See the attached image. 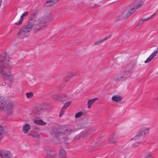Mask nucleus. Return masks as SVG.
<instances>
[{
    "label": "nucleus",
    "mask_w": 158,
    "mask_h": 158,
    "mask_svg": "<svg viewBox=\"0 0 158 158\" xmlns=\"http://www.w3.org/2000/svg\"><path fill=\"white\" fill-rule=\"evenodd\" d=\"M18 45V43H16V44H14V46H16Z\"/></svg>",
    "instance_id": "47"
},
{
    "label": "nucleus",
    "mask_w": 158,
    "mask_h": 158,
    "mask_svg": "<svg viewBox=\"0 0 158 158\" xmlns=\"http://www.w3.org/2000/svg\"><path fill=\"white\" fill-rule=\"evenodd\" d=\"M42 109L41 106H38L34 108L31 113V114L35 118H37L40 117V112L42 110Z\"/></svg>",
    "instance_id": "9"
},
{
    "label": "nucleus",
    "mask_w": 158,
    "mask_h": 158,
    "mask_svg": "<svg viewBox=\"0 0 158 158\" xmlns=\"http://www.w3.org/2000/svg\"><path fill=\"white\" fill-rule=\"evenodd\" d=\"M97 5H97V4H96L94 5V6H93L92 7H93V8H94V7H96V6Z\"/></svg>",
    "instance_id": "48"
},
{
    "label": "nucleus",
    "mask_w": 158,
    "mask_h": 158,
    "mask_svg": "<svg viewBox=\"0 0 158 158\" xmlns=\"http://www.w3.org/2000/svg\"><path fill=\"white\" fill-rule=\"evenodd\" d=\"M53 16L51 14L47 13L44 17L40 18V20L46 26L53 19Z\"/></svg>",
    "instance_id": "7"
},
{
    "label": "nucleus",
    "mask_w": 158,
    "mask_h": 158,
    "mask_svg": "<svg viewBox=\"0 0 158 158\" xmlns=\"http://www.w3.org/2000/svg\"><path fill=\"white\" fill-rule=\"evenodd\" d=\"M29 84L33 86L36 84V82L35 79H32L30 80L29 81Z\"/></svg>",
    "instance_id": "31"
},
{
    "label": "nucleus",
    "mask_w": 158,
    "mask_h": 158,
    "mask_svg": "<svg viewBox=\"0 0 158 158\" xmlns=\"http://www.w3.org/2000/svg\"><path fill=\"white\" fill-rule=\"evenodd\" d=\"M144 158H151V156L150 155H149L145 157Z\"/></svg>",
    "instance_id": "45"
},
{
    "label": "nucleus",
    "mask_w": 158,
    "mask_h": 158,
    "mask_svg": "<svg viewBox=\"0 0 158 158\" xmlns=\"http://www.w3.org/2000/svg\"><path fill=\"white\" fill-rule=\"evenodd\" d=\"M8 53L5 52L0 55V73L3 78L10 81L14 79L13 74L10 72L12 68Z\"/></svg>",
    "instance_id": "1"
},
{
    "label": "nucleus",
    "mask_w": 158,
    "mask_h": 158,
    "mask_svg": "<svg viewBox=\"0 0 158 158\" xmlns=\"http://www.w3.org/2000/svg\"><path fill=\"white\" fill-rule=\"evenodd\" d=\"M77 130V129L73 127L69 129L63 130L60 128L54 127L52 128L50 130L49 134L51 136L59 140L60 138L62 136L66 134H70L71 133L76 131Z\"/></svg>",
    "instance_id": "3"
},
{
    "label": "nucleus",
    "mask_w": 158,
    "mask_h": 158,
    "mask_svg": "<svg viewBox=\"0 0 158 158\" xmlns=\"http://www.w3.org/2000/svg\"><path fill=\"white\" fill-rule=\"evenodd\" d=\"M26 95L28 99H31L34 96L32 92L26 93Z\"/></svg>",
    "instance_id": "29"
},
{
    "label": "nucleus",
    "mask_w": 158,
    "mask_h": 158,
    "mask_svg": "<svg viewBox=\"0 0 158 158\" xmlns=\"http://www.w3.org/2000/svg\"><path fill=\"white\" fill-rule=\"evenodd\" d=\"M143 137V134L141 133L139 131L138 132L135 136L133 138L131 139V142H133L135 140H140Z\"/></svg>",
    "instance_id": "12"
},
{
    "label": "nucleus",
    "mask_w": 158,
    "mask_h": 158,
    "mask_svg": "<svg viewBox=\"0 0 158 158\" xmlns=\"http://www.w3.org/2000/svg\"><path fill=\"white\" fill-rule=\"evenodd\" d=\"M7 101V100L5 97L3 96L0 97V111L3 110Z\"/></svg>",
    "instance_id": "16"
},
{
    "label": "nucleus",
    "mask_w": 158,
    "mask_h": 158,
    "mask_svg": "<svg viewBox=\"0 0 158 158\" xmlns=\"http://www.w3.org/2000/svg\"><path fill=\"white\" fill-rule=\"evenodd\" d=\"M143 1L141 0H135L130 3L126 8L124 12L122 14L123 16L126 18L134 13L136 10L140 8L143 5Z\"/></svg>",
    "instance_id": "2"
},
{
    "label": "nucleus",
    "mask_w": 158,
    "mask_h": 158,
    "mask_svg": "<svg viewBox=\"0 0 158 158\" xmlns=\"http://www.w3.org/2000/svg\"><path fill=\"white\" fill-rule=\"evenodd\" d=\"M97 99V98H95L88 100L87 103L88 105V109H90L91 108V105L96 101Z\"/></svg>",
    "instance_id": "22"
},
{
    "label": "nucleus",
    "mask_w": 158,
    "mask_h": 158,
    "mask_svg": "<svg viewBox=\"0 0 158 158\" xmlns=\"http://www.w3.org/2000/svg\"><path fill=\"white\" fill-rule=\"evenodd\" d=\"M3 131H0V140H1L2 138V134L3 133Z\"/></svg>",
    "instance_id": "43"
},
{
    "label": "nucleus",
    "mask_w": 158,
    "mask_h": 158,
    "mask_svg": "<svg viewBox=\"0 0 158 158\" xmlns=\"http://www.w3.org/2000/svg\"><path fill=\"white\" fill-rule=\"evenodd\" d=\"M46 26L40 19L39 23H37L33 27H32L34 32H35L36 31L40 30L43 27Z\"/></svg>",
    "instance_id": "10"
},
{
    "label": "nucleus",
    "mask_w": 158,
    "mask_h": 158,
    "mask_svg": "<svg viewBox=\"0 0 158 158\" xmlns=\"http://www.w3.org/2000/svg\"><path fill=\"white\" fill-rule=\"evenodd\" d=\"M30 129V126L28 124H26L23 127V131L24 133H27Z\"/></svg>",
    "instance_id": "21"
},
{
    "label": "nucleus",
    "mask_w": 158,
    "mask_h": 158,
    "mask_svg": "<svg viewBox=\"0 0 158 158\" xmlns=\"http://www.w3.org/2000/svg\"><path fill=\"white\" fill-rule=\"evenodd\" d=\"M112 99L114 101L118 102L122 100L121 97L119 96L114 95L112 97Z\"/></svg>",
    "instance_id": "24"
},
{
    "label": "nucleus",
    "mask_w": 158,
    "mask_h": 158,
    "mask_svg": "<svg viewBox=\"0 0 158 158\" xmlns=\"http://www.w3.org/2000/svg\"><path fill=\"white\" fill-rule=\"evenodd\" d=\"M118 136L115 134L112 135L109 137L108 141L110 143L116 144L117 143Z\"/></svg>",
    "instance_id": "11"
},
{
    "label": "nucleus",
    "mask_w": 158,
    "mask_h": 158,
    "mask_svg": "<svg viewBox=\"0 0 158 158\" xmlns=\"http://www.w3.org/2000/svg\"><path fill=\"white\" fill-rule=\"evenodd\" d=\"M4 127H2V126H0V132L2 131H3V133L2 134V137H3V135H4Z\"/></svg>",
    "instance_id": "41"
},
{
    "label": "nucleus",
    "mask_w": 158,
    "mask_h": 158,
    "mask_svg": "<svg viewBox=\"0 0 158 158\" xmlns=\"http://www.w3.org/2000/svg\"><path fill=\"white\" fill-rule=\"evenodd\" d=\"M149 130V129L148 128H143L141 129L139 131L141 133H143V136L144 135L148 133Z\"/></svg>",
    "instance_id": "25"
},
{
    "label": "nucleus",
    "mask_w": 158,
    "mask_h": 158,
    "mask_svg": "<svg viewBox=\"0 0 158 158\" xmlns=\"http://www.w3.org/2000/svg\"><path fill=\"white\" fill-rule=\"evenodd\" d=\"M157 54V52L154 51L151 54L150 56L153 59Z\"/></svg>",
    "instance_id": "35"
},
{
    "label": "nucleus",
    "mask_w": 158,
    "mask_h": 158,
    "mask_svg": "<svg viewBox=\"0 0 158 158\" xmlns=\"http://www.w3.org/2000/svg\"><path fill=\"white\" fill-rule=\"evenodd\" d=\"M71 97L69 96L65 95H61L58 96V99L62 101H65L70 99Z\"/></svg>",
    "instance_id": "17"
},
{
    "label": "nucleus",
    "mask_w": 158,
    "mask_h": 158,
    "mask_svg": "<svg viewBox=\"0 0 158 158\" xmlns=\"http://www.w3.org/2000/svg\"><path fill=\"white\" fill-rule=\"evenodd\" d=\"M123 76L121 73L117 75H115L113 77V79L114 80L116 81H121L123 80L124 79Z\"/></svg>",
    "instance_id": "19"
},
{
    "label": "nucleus",
    "mask_w": 158,
    "mask_h": 158,
    "mask_svg": "<svg viewBox=\"0 0 158 158\" xmlns=\"http://www.w3.org/2000/svg\"><path fill=\"white\" fill-rule=\"evenodd\" d=\"M37 16V13L36 12H33L32 13L30 18H36Z\"/></svg>",
    "instance_id": "36"
},
{
    "label": "nucleus",
    "mask_w": 158,
    "mask_h": 158,
    "mask_svg": "<svg viewBox=\"0 0 158 158\" xmlns=\"http://www.w3.org/2000/svg\"><path fill=\"white\" fill-rule=\"evenodd\" d=\"M123 79L125 80L126 78L130 77L131 76L133 72L130 70L123 71L121 72Z\"/></svg>",
    "instance_id": "13"
},
{
    "label": "nucleus",
    "mask_w": 158,
    "mask_h": 158,
    "mask_svg": "<svg viewBox=\"0 0 158 158\" xmlns=\"http://www.w3.org/2000/svg\"><path fill=\"white\" fill-rule=\"evenodd\" d=\"M96 130V129L94 127L88 128L76 136L74 139L76 140L80 138H85L86 139L89 138L93 135L94 132Z\"/></svg>",
    "instance_id": "4"
},
{
    "label": "nucleus",
    "mask_w": 158,
    "mask_h": 158,
    "mask_svg": "<svg viewBox=\"0 0 158 158\" xmlns=\"http://www.w3.org/2000/svg\"><path fill=\"white\" fill-rule=\"evenodd\" d=\"M84 115L83 113L81 112H79L77 113L75 115V117L76 118H80Z\"/></svg>",
    "instance_id": "30"
},
{
    "label": "nucleus",
    "mask_w": 158,
    "mask_h": 158,
    "mask_svg": "<svg viewBox=\"0 0 158 158\" xmlns=\"http://www.w3.org/2000/svg\"><path fill=\"white\" fill-rule=\"evenodd\" d=\"M5 104L3 110L4 113L8 115L12 114L14 109L13 103L7 100Z\"/></svg>",
    "instance_id": "6"
},
{
    "label": "nucleus",
    "mask_w": 158,
    "mask_h": 158,
    "mask_svg": "<svg viewBox=\"0 0 158 158\" xmlns=\"http://www.w3.org/2000/svg\"><path fill=\"white\" fill-rule=\"evenodd\" d=\"M28 12L26 11L22 14L20 17V19L19 21L16 22L15 24L17 25H21L23 21L24 17L27 16L28 14Z\"/></svg>",
    "instance_id": "18"
},
{
    "label": "nucleus",
    "mask_w": 158,
    "mask_h": 158,
    "mask_svg": "<svg viewBox=\"0 0 158 158\" xmlns=\"http://www.w3.org/2000/svg\"><path fill=\"white\" fill-rule=\"evenodd\" d=\"M55 2H53V0H49L45 4V6L47 7H50L53 5Z\"/></svg>",
    "instance_id": "26"
},
{
    "label": "nucleus",
    "mask_w": 158,
    "mask_h": 158,
    "mask_svg": "<svg viewBox=\"0 0 158 158\" xmlns=\"http://www.w3.org/2000/svg\"><path fill=\"white\" fill-rule=\"evenodd\" d=\"M34 122L38 125H40L42 126H44L46 124L45 122H44L42 120H34Z\"/></svg>",
    "instance_id": "23"
},
{
    "label": "nucleus",
    "mask_w": 158,
    "mask_h": 158,
    "mask_svg": "<svg viewBox=\"0 0 158 158\" xmlns=\"http://www.w3.org/2000/svg\"><path fill=\"white\" fill-rule=\"evenodd\" d=\"M155 14V13L154 14L152 15H151L148 18H147L146 19H145V20H147L150 18H151Z\"/></svg>",
    "instance_id": "42"
},
{
    "label": "nucleus",
    "mask_w": 158,
    "mask_h": 158,
    "mask_svg": "<svg viewBox=\"0 0 158 158\" xmlns=\"http://www.w3.org/2000/svg\"><path fill=\"white\" fill-rule=\"evenodd\" d=\"M65 108H64L63 107L62 108L59 114V116L61 117L64 114Z\"/></svg>",
    "instance_id": "37"
},
{
    "label": "nucleus",
    "mask_w": 158,
    "mask_h": 158,
    "mask_svg": "<svg viewBox=\"0 0 158 158\" xmlns=\"http://www.w3.org/2000/svg\"><path fill=\"white\" fill-rule=\"evenodd\" d=\"M71 102L69 101L64 104L63 107L65 109L68 107L71 104Z\"/></svg>",
    "instance_id": "34"
},
{
    "label": "nucleus",
    "mask_w": 158,
    "mask_h": 158,
    "mask_svg": "<svg viewBox=\"0 0 158 158\" xmlns=\"http://www.w3.org/2000/svg\"><path fill=\"white\" fill-rule=\"evenodd\" d=\"M29 135L32 136L33 137L36 138H39L40 137L39 134L37 132H35L32 134H28Z\"/></svg>",
    "instance_id": "27"
},
{
    "label": "nucleus",
    "mask_w": 158,
    "mask_h": 158,
    "mask_svg": "<svg viewBox=\"0 0 158 158\" xmlns=\"http://www.w3.org/2000/svg\"><path fill=\"white\" fill-rule=\"evenodd\" d=\"M0 156L3 158H12L13 156L10 152L5 150H0Z\"/></svg>",
    "instance_id": "8"
},
{
    "label": "nucleus",
    "mask_w": 158,
    "mask_h": 158,
    "mask_svg": "<svg viewBox=\"0 0 158 158\" xmlns=\"http://www.w3.org/2000/svg\"><path fill=\"white\" fill-rule=\"evenodd\" d=\"M70 79L71 78L69 77L68 75H67L64 79V81L66 82H68L70 80Z\"/></svg>",
    "instance_id": "40"
},
{
    "label": "nucleus",
    "mask_w": 158,
    "mask_h": 158,
    "mask_svg": "<svg viewBox=\"0 0 158 158\" xmlns=\"http://www.w3.org/2000/svg\"><path fill=\"white\" fill-rule=\"evenodd\" d=\"M132 142V146L134 147H135L138 146L139 144H140L141 141H139V142Z\"/></svg>",
    "instance_id": "32"
},
{
    "label": "nucleus",
    "mask_w": 158,
    "mask_h": 158,
    "mask_svg": "<svg viewBox=\"0 0 158 158\" xmlns=\"http://www.w3.org/2000/svg\"><path fill=\"white\" fill-rule=\"evenodd\" d=\"M152 59L149 56L147 60L144 61L145 63H147L149 62Z\"/></svg>",
    "instance_id": "38"
},
{
    "label": "nucleus",
    "mask_w": 158,
    "mask_h": 158,
    "mask_svg": "<svg viewBox=\"0 0 158 158\" xmlns=\"http://www.w3.org/2000/svg\"><path fill=\"white\" fill-rule=\"evenodd\" d=\"M77 73L76 72H72L70 73H69L68 75L69 77L71 78L72 77L74 76H76L77 75Z\"/></svg>",
    "instance_id": "33"
},
{
    "label": "nucleus",
    "mask_w": 158,
    "mask_h": 158,
    "mask_svg": "<svg viewBox=\"0 0 158 158\" xmlns=\"http://www.w3.org/2000/svg\"><path fill=\"white\" fill-rule=\"evenodd\" d=\"M26 25L23 26L19 30L17 34V37L20 39H23L27 36L31 31Z\"/></svg>",
    "instance_id": "5"
},
{
    "label": "nucleus",
    "mask_w": 158,
    "mask_h": 158,
    "mask_svg": "<svg viewBox=\"0 0 158 158\" xmlns=\"http://www.w3.org/2000/svg\"><path fill=\"white\" fill-rule=\"evenodd\" d=\"M2 85H4L6 84V83L5 82H3L2 83Z\"/></svg>",
    "instance_id": "46"
},
{
    "label": "nucleus",
    "mask_w": 158,
    "mask_h": 158,
    "mask_svg": "<svg viewBox=\"0 0 158 158\" xmlns=\"http://www.w3.org/2000/svg\"><path fill=\"white\" fill-rule=\"evenodd\" d=\"M59 156L60 158H67L65 151L64 149L61 148L60 150Z\"/></svg>",
    "instance_id": "20"
},
{
    "label": "nucleus",
    "mask_w": 158,
    "mask_h": 158,
    "mask_svg": "<svg viewBox=\"0 0 158 158\" xmlns=\"http://www.w3.org/2000/svg\"><path fill=\"white\" fill-rule=\"evenodd\" d=\"M37 23L36 18H30L27 24L26 25L29 28L32 29V27Z\"/></svg>",
    "instance_id": "14"
},
{
    "label": "nucleus",
    "mask_w": 158,
    "mask_h": 158,
    "mask_svg": "<svg viewBox=\"0 0 158 158\" xmlns=\"http://www.w3.org/2000/svg\"><path fill=\"white\" fill-rule=\"evenodd\" d=\"M136 63H137V61L136 60H135V61H134L133 62V64L132 65V66L133 67H134L136 64Z\"/></svg>",
    "instance_id": "44"
},
{
    "label": "nucleus",
    "mask_w": 158,
    "mask_h": 158,
    "mask_svg": "<svg viewBox=\"0 0 158 158\" xmlns=\"http://www.w3.org/2000/svg\"><path fill=\"white\" fill-rule=\"evenodd\" d=\"M157 51V53L158 52V48H157V50L156 51Z\"/></svg>",
    "instance_id": "50"
},
{
    "label": "nucleus",
    "mask_w": 158,
    "mask_h": 158,
    "mask_svg": "<svg viewBox=\"0 0 158 158\" xmlns=\"http://www.w3.org/2000/svg\"><path fill=\"white\" fill-rule=\"evenodd\" d=\"M107 38H105L103 39L97 41L94 43V44L95 45H96L101 44H102L105 41H106L107 40Z\"/></svg>",
    "instance_id": "28"
},
{
    "label": "nucleus",
    "mask_w": 158,
    "mask_h": 158,
    "mask_svg": "<svg viewBox=\"0 0 158 158\" xmlns=\"http://www.w3.org/2000/svg\"><path fill=\"white\" fill-rule=\"evenodd\" d=\"M145 19H141L138 23V25H141L143 22L145 21H146V20H144Z\"/></svg>",
    "instance_id": "39"
},
{
    "label": "nucleus",
    "mask_w": 158,
    "mask_h": 158,
    "mask_svg": "<svg viewBox=\"0 0 158 158\" xmlns=\"http://www.w3.org/2000/svg\"><path fill=\"white\" fill-rule=\"evenodd\" d=\"M2 2V0H0V6H1Z\"/></svg>",
    "instance_id": "49"
},
{
    "label": "nucleus",
    "mask_w": 158,
    "mask_h": 158,
    "mask_svg": "<svg viewBox=\"0 0 158 158\" xmlns=\"http://www.w3.org/2000/svg\"><path fill=\"white\" fill-rule=\"evenodd\" d=\"M46 156L45 158H56V156H55L53 152V151L52 149H48L46 150Z\"/></svg>",
    "instance_id": "15"
}]
</instances>
